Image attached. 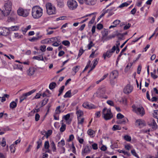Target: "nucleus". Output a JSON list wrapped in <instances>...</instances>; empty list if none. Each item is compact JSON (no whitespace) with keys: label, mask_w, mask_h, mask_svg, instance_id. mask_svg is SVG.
<instances>
[{"label":"nucleus","mask_w":158,"mask_h":158,"mask_svg":"<svg viewBox=\"0 0 158 158\" xmlns=\"http://www.w3.org/2000/svg\"><path fill=\"white\" fill-rule=\"evenodd\" d=\"M31 15L35 19H38L43 15V9L38 6H33L32 9Z\"/></svg>","instance_id":"f257e3e1"},{"label":"nucleus","mask_w":158,"mask_h":158,"mask_svg":"<svg viewBox=\"0 0 158 158\" xmlns=\"http://www.w3.org/2000/svg\"><path fill=\"white\" fill-rule=\"evenodd\" d=\"M12 3L11 2L8 0L5 2L4 9L2 10L3 16H6L9 15L11 10Z\"/></svg>","instance_id":"f03ea898"},{"label":"nucleus","mask_w":158,"mask_h":158,"mask_svg":"<svg viewBox=\"0 0 158 158\" xmlns=\"http://www.w3.org/2000/svg\"><path fill=\"white\" fill-rule=\"evenodd\" d=\"M102 114L105 119L107 120L111 119L113 117V114L110 109L105 107L102 111Z\"/></svg>","instance_id":"7ed1b4c3"},{"label":"nucleus","mask_w":158,"mask_h":158,"mask_svg":"<svg viewBox=\"0 0 158 158\" xmlns=\"http://www.w3.org/2000/svg\"><path fill=\"white\" fill-rule=\"evenodd\" d=\"M30 10L24 9L21 7H19L17 10L18 15L24 17H26L29 14Z\"/></svg>","instance_id":"20e7f679"},{"label":"nucleus","mask_w":158,"mask_h":158,"mask_svg":"<svg viewBox=\"0 0 158 158\" xmlns=\"http://www.w3.org/2000/svg\"><path fill=\"white\" fill-rule=\"evenodd\" d=\"M46 6L47 13L48 15H52L56 14L55 7L51 3H48L46 4Z\"/></svg>","instance_id":"39448f33"},{"label":"nucleus","mask_w":158,"mask_h":158,"mask_svg":"<svg viewBox=\"0 0 158 158\" xmlns=\"http://www.w3.org/2000/svg\"><path fill=\"white\" fill-rule=\"evenodd\" d=\"M67 5L69 9L72 10L75 9L78 6L77 3L75 0H68Z\"/></svg>","instance_id":"423d86ee"},{"label":"nucleus","mask_w":158,"mask_h":158,"mask_svg":"<svg viewBox=\"0 0 158 158\" xmlns=\"http://www.w3.org/2000/svg\"><path fill=\"white\" fill-rule=\"evenodd\" d=\"M133 110L137 114L143 116L145 114L144 108L143 107H138L135 105L132 106Z\"/></svg>","instance_id":"0eeeda50"},{"label":"nucleus","mask_w":158,"mask_h":158,"mask_svg":"<svg viewBox=\"0 0 158 158\" xmlns=\"http://www.w3.org/2000/svg\"><path fill=\"white\" fill-rule=\"evenodd\" d=\"M116 49V47L115 46H114L111 49L107 50L106 53H104L102 56L104 57V59H106V57H110L112 54L114 52Z\"/></svg>","instance_id":"6e6552de"},{"label":"nucleus","mask_w":158,"mask_h":158,"mask_svg":"<svg viewBox=\"0 0 158 158\" xmlns=\"http://www.w3.org/2000/svg\"><path fill=\"white\" fill-rule=\"evenodd\" d=\"M35 90L34 89L26 93L23 94L20 98L19 102L21 103L23 100L27 98V96L31 95L32 94L35 92Z\"/></svg>","instance_id":"1a4fd4ad"},{"label":"nucleus","mask_w":158,"mask_h":158,"mask_svg":"<svg viewBox=\"0 0 158 158\" xmlns=\"http://www.w3.org/2000/svg\"><path fill=\"white\" fill-rule=\"evenodd\" d=\"M82 106L84 108L89 109L96 108V106L95 105L91 103H89L88 102H84L82 104Z\"/></svg>","instance_id":"9d476101"},{"label":"nucleus","mask_w":158,"mask_h":158,"mask_svg":"<svg viewBox=\"0 0 158 158\" xmlns=\"http://www.w3.org/2000/svg\"><path fill=\"white\" fill-rule=\"evenodd\" d=\"M9 33L8 28H0V34L1 35L6 36Z\"/></svg>","instance_id":"9b49d317"},{"label":"nucleus","mask_w":158,"mask_h":158,"mask_svg":"<svg viewBox=\"0 0 158 158\" xmlns=\"http://www.w3.org/2000/svg\"><path fill=\"white\" fill-rule=\"evenodd\" d=\"M102 38L106 40H108L111 39L112 37L111 36L107 37L108 35V31L107 30L105 29L102 31Z\"/></svg>","instance_id":"f8f14e48"},{"label":"nucleus","mask_w":158,"mask_h":158,"mask_svg":"<svg viewBox=\"0 0 158 158\" xmlns=\"http://www.w3.org/2000/svg\"><path fill=\"white\" fill-rule=\"evenodd\" d=\"M133 90L132 87L130 85H127L123 89V92L126 94H128L131 93Z\"/></svg>","instance_id":"ddd939ff"},{"label":"nucleus","mask_w":158,"mask_h":158,"mask_svg":"<svg viewBox=\"0 0 158 158\" xmlns=\"http://www.w3.org/2000/svg\"><path fill=\"white\" fill-rule=\"evenodd\" d=\"M91 147L89 146H86L84 149L82 151V154L83 156H85L86 155L89 153L91 151Z\"/></svg>","instance_id":"4468645a"},{"label":"nucleus","mask_w":158,"mask_h":158,"mask_svg":"<svg viewBox=\"0 0 158 158\" xmlns=\"http://www.w3.org/2000/svg\"><path fill=\"white\" fill-rule=\"evenodd\" d=\"M11 15L9 16L7 20L8 22H14L15 21L16 17V14L13 12H12L11 14Z\"/></svg>","instance_id":"2eb2a0df"},{"label":"nucleus","mask_w":158,"mask_h":158,"mask_svg":"<svg viewBox=\"0 0 158 158\" xmlns=\"http://www.w3.org/2000/svg\"><path fill=\"white\" fill-rule=\"evenodd\" d=\"M118 73L117 71L116 70H113L110 74V78L115 79L118 77Z\"/></svg>","instance_id":"dca6fc26"},{"label":"nucleus","mask_w":158,"mask_h":158,"mask_svg":"<svg viewBox=\"0 0 158 158\" xmlns=\"http://www.w3.org/2000/svg\"><path fill=\"white\" fill-rule=\"evenodd\" d=\"M49 39L50 43H54L56 42H61V37L59 36H57L56 37H52Z\"/></svg>","instance_id":"f3484780"},{"label":"nucleus","mask_w":158,"mask_h":158,"mask_svg":"<svg viewBox=\"0 0 158 158\" xmlns=\"http://www.w3.org/2000/svg\"><path fill=\"white\" fill-rule=\"evenodd\" d=\"M136 125L139 126L140 127L142 128L145 125V123L144 121L139 119L136 120Z\"/></svg>","instance_id":"a211bd4d"},{"label":"nucleus","mask_w":158,"mask_h":158,"mask_svg":"<svg viewBox=\"0 0 158 158\" xmlns=\"http://www.w3.org/2000/svg\"><path fill=\"white\" fill-rule=\"evenodd\" d=\"M105 93V89H101L100 90H99L96 93V94L97 95V96L98 97L104 98L106 99H107V96H106L105 97H102V96L101 95V94H104Z\"/></svg>","instance_id":"6ab92c4d"},{"label":"nucleus","mask_w":158,"mask_h":158,"mask_svg":"<svg viewBox=\"0 0 158 158\" xmlns=\"http://www.w3.org/2000/svg\"><path fill=\"white\" fill-rule=\"evenodd\" d=\"M85 3L89 6L94 5L97 2V0H84Z\"/></svg>","instance_id":"aec40b11"},{"label":"nucleus","mask_w":158,"mask_h":158,"mask_svg":"<svg viewBox=\"0 0 158 158\" xmlns=\"http://www.w3.org/2000/svg\"><path fill=\"white\" fill-rule=\"evenodd\" d=\"M154 130H156L157 128V125L154 119H152V122L149 124Z\"/></svg>","instance_id":"412c9836"},{"label":"nucleus","mask_w":158,"mask_h":158,"mask_svg":"<svg viewBox=\"0 0 158 158\" xmlns=\"http://www.w3.org/2000/svg\"><path fill=\"white\" fill-rule=\"evenodd\" d=\"M127 121V118H123V119H120L118 120L117 121L116 123L117 124H125Z\"/></svg>","instance_id":"4be33fe9"},{"label":"nucleus","mask_w":158,"mask_h":158,"mask_svg":"<svg viewBox=\"0 0 158 158\" xmlns=\"http://www.w3.org/2000/svg\"><path fill=\"white\" fill-rule=\"evenodd\" d=\"M57 6L60 7L62 8L64 6V0H56Z\"/></svg>","instance_id":"5701e85b"},{"label":"nucleus","mask_w":158,"mask_h":158,"mask_svg":"<svg viewBox=\"0 0 158 158\" xmlns=\"http://www.w3.org/2000/svg\"><path fill=\"white\" fill-rule=\"evenodd\" d=\"M121 21L119 20H116L113 22V25H111L109 27V28L110 29L112 28L115 27H116L117 25L119 24L120 23Z\"/></svg>","instance_id":"b1692460"},{"label":"nucleus","mask_w":158,"mask_h":158,"mask_svg":"<svg viewBox=\"0 0 158 158\" xmlns=\"http://www.w3.org/2000/svg\"><path fill=\"white\" fill-rule=\"evenodd\" d=\"M8 30L10 31H18L19 28V27L17 26H11V27H8Z\"/></svg>","instance_id":"393cba45"},{"label":"nucleus","mask_w":158,"mask_h":158,"mask_svg":"<svg viewBox=\"0 0 158 158\" xmlns=\"http://www.w3.org/2000/svg\"><path fill=\"white\" fill-rule=\"evenodd\" d=\"M42 37V35H40L36 37H33L31 39H29V40L31 42H34L40 39Z\"/></svg>","instance_id":"a878e982"},{"label":"nucleus","mask_w":158,"mask_h":158,"mask_svg":"<svg viewBox=\"0 0 158 158\" xmlns=\"http://www.w3.org/2000/svg\"><path fill=\"white\" fill-rule=\"evenodd\" d=\"M88 134L91 137H94L95 134V132L91 129H89L87 131Z\"/></svg>","instance_id":"bb28decb"},{"label":"nucleus","mask_w":158,"mask_h":158,"mask_svg":"<svg viewBox=\"0 0 158 158\" xmlns=\"http://www.w3.org/2000/svg\"><path fill=\"white\" fill-rule=\"evenodd\" d=\"M43 54H42L40 56H34L33 57V59L38 60H39L44 61V58L43 56Z\"/></svg>","instance_id":"cd10ccee"},{"label":"nucleus","mask_w":158,"mask_h":158,"mask_svg":"<svg viewBox=\"0 0 158 158\" xmlns=\"http://www.w3.org/2000/svg\"><path fill=\"white\" fill-rule=\"evenodd\" d=\"M35 72V69L33 68H29L28 70L27 74L29 76L32 75Z\"/></svg>","instance_id":"c85d7f7f"},{"label":"nucleus","mask_w":158,"mask_h":158,"mask_svg":"<svg viewBox=\"0 0 158 158\" xmlns=\"http://www.w3.org/2000/svg\"><path fill=\"white\" fill-rule=\"evenodd\" d=\"M132 1L129 2H125L122 3L119 6V7L120 8H122L125 6H127L130 4V3Z\"/></svg>","instance_id":"c756f323"},{"label":"nucleus","mask_w":158,"mask_h":158,"mask_svg":"<svg viewBox=\"0 0 158 158\" xmlns=\"http://www.w3.org/2000/svg\"><path fill=\"white\" fill-rule=\"evenodd\" d=\"M71 90H69L67 92L64 96V98H70L72 96Z\"/></svg>","instance_id":"7c9ffc66"},{"label":"nucleus","mask_w":158,"mask_h":158,"mask_svg":"<svg viewBox=\"0 0 158 158\" xmlns=\"http://www.w3.org/2000/svg\"><path fill=\"white\" fill-rule=\"evenodd\" d=\"M77 123L78 125L80 124L82 125L84 121V118L81 117H78L77 118Z\"/></svg>","instance_id":"2f4dec72"},{"label":"nucleus","mask_w":158,"mask_h":158,"mask_svg":"<svg viewBox=\"0 0 158 158\" xmlns=\"http://www.w3.org/2000/svg\"><path fill=\"white\" fill-rule=\"evenodd\" d=\"M56 83L55 82H52L50 84L49 87V88L50 89H52L56 87Z\"/></svg>","instance_id":"473e14b6"},{"label":"nucleus","mask_w":158,"mask_h":158,"mask_svg":"<svg viewBox=\"0 0 158 158\" xmlns=\"http://www.w3.org/2000/svg\"><path fill=\"white\" fill-rule=\"evenodd\" d=\"M118 152L119 153H122L124 155H126L128 156H129L130 155V153L127 152V151H125L124 150L118 149Z\"/></svg>","instance_id":"72a5a7b5"},{"label":"nucleus","mask_w":158,"mask_h":158,"mask_svg":"<svg viewBox=\"0 0 158 158\" xmlns=\"http://www.w3.org/2000/svg\"><path fill=\"white\" fill-rule=\"evenodd\" d=\"M76 114L78 118V117H81V116L83 115V112L81 110H78L77 111Z\"/></svg>","instance_id":"f704fd0d"},{"label":"nucleus","mask_w":158,"mask_h":158,"mask_svg":"<svg viewBox=\"0 0 158 158\" xmlns=\"http://www.w3.org/2000/svg\"><path fill=\"white\" fill-rule=\"evenodd\" d=\"M16 106L17 103L14 101H13L10 103V107L11 108L14 109L15 108Z\"/></svg>","instance_id":"c9c22d12"},{"label":"nucleus","mask_w":158,"mask_h":158,"mask_svg":"<svg viewBox=\"0 0 158 158\" xmlns=\"http://www.w3.org/2000/svg\"><path fill=\"white\" fill-rule=\"evenodd\" d=\"M42 141L41 139H39L38 140L37 142V144L36 148L37 149H38L40 147L42 146Z\"/></svg>","instance_id":"e433bc0d"},{"label":"nucleus","mask_w":158,"mask_h":158,"mask_svg":"<svg viewBox=\"0 0 158 158\" xmlns=\"http://www.w3.org/2000/svg\"><path fill=\"white\" fill-rule=\"evenodd\" d=\"M109 10V9H108L104 11H103L102 13L101 14V15L98 17L97 19V21H98L100 19L103 17L105 14L108 12V11Z\"/></svg>","instance_id":"4c0bfd02"},{"label":"nucleus","mask_w":158,"mask_h":158,"mask_svg":"<svg viewBox=\"0 0 158 158\" xmlns=\"http://www.w3.org/2000/svg\"><path fill=\"white\" fill-rule=\"evenodd\" d=\"M66 125L65 124H64L63 123H62L61 127L60 128V131L61 132H63L66 129Z\"/></svg>","instance_id":"58836bf2"},{"label":"nucleus","mask_w":158,"mask_h":158,"mask_svg":"<svg viewBox=\"0 0 158 158\" xmlns=\"http://www.w3.org/2000/svg\"><path fill=\"white\" fill-rule=\"evenodd\" d=\"M51 145L52 148V151L54 152H55L56 151V147L55 144L53 141H52L51 143Z\"/></svg>","instance_id":"ea45409f"},{"label":"nucleus","mask_w":158,"mask_h":158,"mask_svg":"<svg viewBox=\"0 0 158 158\" xmlns=\"http://www.w3.org/2000/svg\"><path fill=\"white\" fill-rule=\"evenodd\" d=\"M80 68V66H76L73 68L72 70L74 72L75 74L79 71Z\"/></svg>","instance_id":"a19ab883"},{"label":"nucleus","mask_w":158,"mask_h":158,"mask_svg":"<svg viewBox=\"0 0 158 158\" xmlns=\"http://www.w3.org/2000/svg\"><path fill=\"white\" fill-rule=\"evenodd\" d=\"M121 127L118 125H114L112 128V129L113 131H116V130H121Z\"/></svg>","instance_id":"79ce46f5"},{"label":"nucleus","mask_w":158,"mask_h":158,"mask_svg":"<svg viewBox=\"0 0 158 158\" xmlns=\"http://www.w3.org/2000/svg\"><path fill=\"white\" fill-rule=\"evenodd\" d=\"M23 36V35H19L18 33H15L14 34V37L16 38L19 39L22 38Z\"/></svg>","instance_id":"37998d69"},{"label":"nucleus","mask_w":158,"mask_h":158,"mask_svg":"<svg viewBox=\"0 0 158 158\" xmlns=\"http://www.w3.org/2000/svg\"><path fill=\"white\" fill-rule=\"evenodd\" d=\"M41 43L44 44H48L50 43L49 39H46L45 40H42L41 41Z\"/></svg>","instance_id":"c03bdc74"},{"label":"nucleus","mask_w":158,"mask_h":158,"mask_svg":"<svg viewBox=\"0 0 158 158\" xmlns=\"http://www.w3.org/2000/svg\"><path fill=\"white\" fill-rule=\"evenodd\" d=\"M48 101V99L47 98H45L42 101L41 103V106H43L46 104Z\"/></svg>","instance_id":"a18cd8bd"},{"label":"nucleus","mask_w":158,"mask_h":158,"mask_svg":"<svg viewBox=\"0 0 158 158\" xmlns=\"http://www.w3.org/2000/svg\"><path fill=\"white\" fill-rule=\"evenodd\" d=\"M70 114H68L66 115H64L63 117V118L66 121H67L70 118Z\"/></svg>","instance_id":"49530a36"},{"label":"nucleus","mask_w":158,"mask_h":158,"mask_svg":"<svg viewBox=\"0 0 158 158\" xmlns=\"http://www.w3.org/2000/svg\"><path fill=\"white\" fill-rule=\"evenodd\" d=\"M156 72V70H154L153 72H151V77L154 79H156L157 78L158 76L155 74Z\"/></svg>","instance_id":"de8ad7c7"},{"label":"nucleus","mask_w":158,"mask_h":158,"mask_svg":"<svg viewBox=\"0 0 158 158\" xmlns=\"http://www.w3.org/2000/svg\"><path fill=\"white\" fill-rule=\"evenodd\" d=\"M62 44L65 46H69L70 43L68 40H64L62 42Z\"/></svg>","instance_id":"09e8293b"},{"label":"nucleus","mask_w":158,"mask_h":158,"mask_svg":"<svg viewBox=\"0 0 158 158\" xmlns=\"http://www.w3.org/2000/svg\"><path fill=\"white\" fill-rule=\"evenodd\" d=\"M10 149L11 152L14 153L15 152V148L14 144H12L10 146Z\"/></svg>","instance_id":"8fccbe9b"},{"label":"nucleus","mask_w":158,"mask_h":158,"mask_svg":"<svg viewBox=\"0 0 158 158\" xmlns=\"http://www.w3.org/2000/svg\"><path fill=\"white\" fill-rule=\"evenodd\" d=\"M132 64L133 63H128L125 68V70L127 71L128 70H129L132 66Z\"/></svg>","instance_id":"3c124183"},{"label":"nucleus","mask_w":158,"mask_h":158,"mask_svg":"<svg viewBox=\"0 0 158 158\" xmlns=\"http://www.w3.org/2000/svg\"><path fill=\"white\" fill-rule=\"evenodd\" d=\"M124 117V116L120 113H118L117 115V118L118 120L123 118Z\"/></svg>","instance_id":"603ef678"},{"label":"nucleus","mask_w":158,"mask_h":158,"mask_svg":"<svg viewBox=\"0 0 158 158\" xmlns=\"http://www.w3.org/2000/svg\"><path fill=\"white\" fill-rule=\"evenodd\" d=\"M124 138L127 141H130L131 140V137L127 135L124 136Z\"/></svg>","instance_id":"864d4df0"},{"label":"nucleus","mask_w":158,"mask_h":158,"mask_svg":"<svg viewBox=\"0 0 158 158\" xmlns=\"http://www.w3.org/2000/svg\"><path fill=\"white\" fill-rule=\"evenodd\" d=\"M44 147L46 149H48L49 147V142L48 141H46L44 143Z\"/></svg>","instance_id":"5fc2aeb1"},{"label":"nucleus","mask_w":158,"mask_h":158,"mask_svg":"<svg viewBox=\"0 0 158 158\" xmlns=\"http://www.w3.org/2000/svg\"><path fill=\"white\" fill-rule=\"evenodd\" d=\"M52 131L51 130H48L45 134L46 138H48L52 134Z\"/></svg>","instance_id":"6e6d98bb"},{"label":"nucleus","mask_w":158,"mask_h":158,"mask_svg":"<svg viewBox=\"0 0 158 158\" xmlns=\"http://www.w3.org/2000/svg\"><path fill=\"white\" fill-rule=\"evenodd\" d=\"M94 46V44L92 41H90L89 44L88 45V49H90L91 47Z\"/></svg>","instance_id":"4d7b16f0"},{"label":"nucleus","mask_w":158,"mask_h":158,"mask_svg":"<svg viewBox=\"0 0 158 158\" xmlns=\"http://www.w3.org/2000/svg\"><path fill=\"white\" fill-rule=\"evenodd\" d=\"M84 51L85 50H83L82 48H80L78 54V56H79V57L82 55V54L84 53Z\"/></svg>","instance_id":"13d9d810"},{"label":"nucleus","mask_w":158,"mask_h":158,"mask_svg":"<svg viewBox=\"0 0 158 158\" xmlns=\"http://www.w3.org/2000/svg\"><path fill=\"white\" fill-rule=\"evenodd\" d=\"M103 27V25L100 23L98 24L97 26V29L100 30L102 29Z\"/></svg>","instance_id":"bf43d9fd"},{"label":"nucleus","mask_w":158,"mask_h":158,"mask_svg":"<svg viewBox=\"0 0 158 158\" xmlns=\"http://www.w3.org/2000/svg\"><path fill=\"white\" fill-rule=\"evenodd\" d=\"M95 17H96L95 16H93V17H92L91 20L90 21L89 23V24H92L94 23L95 19Z\"/></svg>","instance_id":"052dcab7"},{"label":"nucleus","mask_w":158,"mask_h":158,"mask_svg":"<svg viewBox=\"0 0 158 158\" xmlns=\"http://www.w3.org/2000/svg\"><path fill=\"white\" fill-rule=\"evenodd\" d=\"M2 145L3 147H5L6 145V139L4 138H3L2 142Z\"/></svg>","instance_id":"680f3d73"},{"label":"nucleus","mask_w":158,"mask_h":158,"mask_svg":"<svg viewBox=\"0 0 158 158\" xmlns=\"http://www.w3.org/2000/svg\"><path fill=\"white\" fill-rule=\"evenodd\" d=\"M60 106H58L56 108L55 111L56 114H59L60 112Z\"/></svg>","instance_id":"e2e57ef3"},{"label":"nucleus","mask_w":158,"mask_h":158,"mask_svg":"<svg viewBox=\"0 0 158 158\" xmlns=\"http://www.w3.org/2000/svg\"><path fill=\"white\" fill-rule=\"evenodd\" d=\"M149 22L151 23H153L154 22V18L152 17H150L148 18Z\"/></svg>","instance_id":"0e129e2a"},{"label":"nucleus","mask_w":158,"mask_h":158,"mask_svg":"<svg viewBox=\"0 0 158 158\" xmlns=\"http://www.w3.org/2000/svg\"><path fill=\"white\" fill-rule=\"evenodd\" d=\"M40 115L38 113H36L35 114V121H38L39 120V118H40Z\"/></svg>","instance_id":"69168bd1"},{"label":"nucleus","mask_w":158,"mask_h":158,"mask_svg":"<svg viewBox=\"0 0 158 158\" xmlns=\"http://www.w3.org/2000/svg\"><path fill=\"white\" fill-rule=\"evenodd\" d=\"M107 103L111 106H114V102L112 101L108 100L107 101Z\"/></svg>","instance_id":"338daca9"},{"label":"nucleus","mask_w":158,"mask_h":158,"mask_svg":"<svg viewBox=\"0 0 158 158\" xmlns=\"http://www.w3.org/2000/svg\"><path fill=\"white\" fill-rule=\"evenodd\" d=\"M92 148L94 150H97L98 148L97 144L94 143L92 145Z\"/></svg>","instance_id":"774afa93"}]
</instances>
